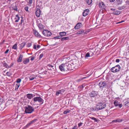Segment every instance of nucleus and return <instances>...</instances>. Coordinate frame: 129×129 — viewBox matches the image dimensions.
I'll use <instances>...</instances> for the list:
<instances>
[{
  "mask_svg": "<svg viewBox=\"0 0 129 129\" xmlns=\"http://www.w3.org/2000/svg\"><path fill=\"white\" fill-rule=\"evenodd\" d=\"M26 113L30 114L35 111L34 109L30 105H27L24 107Z\"/></svg>",
  "mask_w": 129,
  "mask_h": 129,
  "instance_id": "obj_1",
  "label": "nucleus"
},
{
  "mask_svg": "<svg viewBox=\"0 0 129 129\" xmlns=\"http://www.w3.org/2000/svg\"><path fill=\"white\" fill-rule=\"evenodd\" d=\"M69 64L70 65V68L71 70H73L74 68H76V67L78 66V61L76 60H74L73 61H69Z\"/></svg>",
  "mask_w": 129,
  "mask_h": 129,
  "instance_id": "obj_2",
  "label": "nucleus"
},
{
  "mask_svg": "<svg viewBox=\"0 0 129 129\" xmlns=\"http://www.w3.org/2000/svg\"><path fill=\"white\" fill-rule=\"evenodd\" d=\"M121 69V67L119 65H117L113 67L111 69V71L112 72L116 73L119 72Z\"/></svg>",
  "mask_w": 129,
  "mask_h": 129,
  "instance_id": "obj_3",
  "label": "nucleus"
},
{
  "mask_svg": "<svg viewBox=\"0 0 129 129\" xmlns=\"http://www.w3.org/2000/svg\"><path fill=\"white\" fill-rule=\"evenodd\" d=\"M33 100L35 102L38 101L40 103V104L41 105L43 104L44 102L43 99L39 96L35 97Z\"/></svg>",
  "mask_w": 129,
  "mask_h": 129,
  "instance_id": "obj_4",
  "label": "nucleus"
},
{
  "mask_svg": "<svg viewBox=\"0 0 129 129\" xmlns=\"http://www.w3.org/2000/svg\"><path fill=\"white\" fill-rule=\"evenodd\" d=\"M97 108L98 110H101L105 108L106 106V104L105 103H99L96 105Z\"/></svg>",
  "mask_w": 129,
  "mask_h": 129,
  "instance_id": "obj_5",
  "label": "nucleus"
},
{
  "mask_svg": "<svg viewBox=\"0 0 129 129\" xmlns=\"http://www.w3.org/2000/svg\"><path fill=\"white\" fill-rule=\"evenodd\" d=\"M42 33L44 36L48 37L50 36L52 34L51 32L47 30H44Z\"/></svg>",
  "mask_w": 129,
  "mask_h": 129,
  "instance_id": "obj_6",
  "label": "nucleus"
},
{
  "mask_svg": "<svg viewBox=\"0 0 129 129\" xmlns=\"http://www.w3.org/2000/svg\"><path fill=\"white\" fill-rule=\"evenodd\" d=\"M98 93L97 91H92L90 92L89 94V96L91 98H94L96 96H97L98 94Z\"/></svg>",
  "mask_w": 129,
  "mask_h": 129,
  "instance_id": "obj_7",
  "label": "nucleus"
},
{
  "mask_svg": "<svg viewBox=\"0 0 129 129\" xmlns=\"http://www.w3.org/2000/svg\"><path fill=\"white\" fill-rule=\"evenodd\" d=\"M65 71L71 70L69 61L67 63H64Z\"/></svg>",
  "mask_w": 129,
  "mask_h": 129,
  "instance_id": "obj_8",
  "label": "nucleus"
},
{
  "mask_svg": "<svg viewBox=\"0 0 129 129\" xmlns=\"http://www.w3.org/2000/svg\"><path fill=\"white\" fill-rule=\"evenodd\" d=\"M99 84L100 88H102V89L106 87V83L105 81L101 82L99 83Z\"/></svg>",
  "mask_w": 129,
  "mask_h": 129,
  "instance_id": "obj_9",
  "label": "nucleus"
},
{
  "mask_svg": "<svg viewBox=\"0 0 129 129\" xmlns=\"http://www.w3.org/2000/svg\"><path fill=\"white\" fill-rule=\"evenodd\" d=\"M99 6L102 9H105L106 6L104 3L103 2H102L99 3Z\"/></svg>",
  "mask_w": 129,
  "mask_h": 129,
  "instance_id": "obj_10",
  "label": "nucleus"
},
{
  "mask_svg": "<svg viewBox=\"0 0 129 129\" xmlns=\"http://www.w3.org/2000/svg\"><path fill=\"white\" fill-rule=\"evenodd\" d=\"M89 12V10L88 9L85 10L83 13V16L84 17L86 16L88 14Z\"/></svg>",
  "mask_w": 129,
  "mask_h": 129,
  "instance_id": "obj_11",
  "label": "nucleus"
},
{
  "mask_svg": "<svg viewBox=\"0 0 129 129\" xmlns=\"http://www.w3.org/2000/svg\"><path fill=\"white\" fill-rule=\"evenodd\" d=\"M34 33L35 35L37 37L40 38H42V37L39 34V33L35 30H34Z\"/></svg>",
  "mask_w": 129,
  "mask_h": 129,
  "instance_id": "obj_12",
  "label": "nucleus"
},
{
  "mask_svg": "<svg viewBox=\"0 0 129 129\" xmlns=\"http://www.w3.org/2000/svg\"><path fill=\"white\" fill-rule=\"evenodd\" d=\"M37 120V119H35L31 121H30L26 125V127H28L30 126L31 124H32L35 122H36Z\"/></svg>",
  "mask_w": 129,
  "mask_h": 129,
  "instance_id": "obj_13",
  "label": "nucleus"
},
{
  "mask_svg": "<svg viewBox=\"0 0 129 129\" xmlns=\"http://www.w3.org/2000/svg\"><path fill=\"white\" fill-rule=\"evenodd\" d=\"M41 14V11L40 9L37 8L36 12V14L37 17H40Z\"/></svg>",
  "mask_w": 129,
  "mask_h": 129,
  "instance_id": "obj_14",
  "label": "nucleus"
},
{
  "mask_svg": "<svg viewBox=\"0 0 129 129\" xmlns=\"http://www.w3.org/2000/svg\"><path fill=\"white\" fill-rule=\"evenodd\" d=\"M59 68L61 71L62 72L64 71V64L62 63L59 66Z\"/></svg>",
  "mask_w": 129,
  "mask_h": 129,
  "instance_id": "obj_15",
  "label": "nucleus"
},
{
  "mask_svg": "<svg viewBox=\"0 0 129 129\" xmlns=\"http://www.w3.org/2000/svg\"><path fill=\"white\" fill-rule=\"evenodd\" d=\"M47 68L49 70H54V68L55 67H54L53 66L50 64H48V65Z\"/></svg>",
  "mask_w": 129,
  "mask_h": 129,
  "instance_id": "obj_16",
  "label": "nucleus"
},
{
  "mask_svg": "<svg viewBox=\"0 0 129 129\" xmlns=\"http://www.w3.org/2000/svg\"><path fill=\"white\" fill-rule=\"evenodd\" d=\"M23 55L22 54H20L19 56L18 57L17 61L18 62H21L22 59Z\"/></svg>",
  "mask_w": 129,
  "mask_h": 129,
  "instance_id": "obj_17",
  "label": "nucleus"
},
{
  "mask_svg": "<svg viewBox=\"0 0 129 129\" xmlns=\"http://www.w3.org/2000/svg\"><path fill=\"white\" fill-rule=\"evenodd\" d=\"M65 91L64 89H62L59 90L56 92V95L58 96L60 94H61L62 92H64Z\"/></svg>",
  "mask_w": 129,
  "mask_h": 129,
  "instance_id": "obj_18",
  "label": "nucleus"
},
{
  "mask_svg": "<svg viewBox=\"0 0 129 129\" xmlns=\"http://www.w3.org/2000/svg\"><path fill=\"white\" fill-rule=\"evenodd\" d=\"M35 95H34L33 96V95L32 94L28 93L27 94L26 97L27 98L29 99H31L33 98Z\"/></svg>",
  "mask_w": 129,
  "mask_h": 129,
  "instance_id": "obj_19",
  "label": "nucleus"
},
{
  "mask_svg": "<svg viewBox=\"0 0 129 129\" xmlns=\"http://www.w3.org/2000/svg\"><path fill=\"white\" fill-rule=\"evenodd\" d=\"M81 25L82 24L81 23H78L75 26V28L76 29H79Z\"/></svg>",
  "mask_w": 129,
  "mask_h": 129,
  "instance_id": "obj_20",
  "label": "nucleus"
},
{
  "mask_svg": "<svg viewBox=\"0 0 129 129\" xmlns=\"http://www.w3.org/2000/svg\"><path fill=\"white\" fill-rule=\"evenodd\" d=\"M120 13V11L116 10L114 11L112 13L113 14L116 15H119Z\"/></svg>",
  "mask_w": 129,
  "mask_h": 129,
  "instance_id": "obj_21",
  "label": "nucleus"
},
{
  "mask_svg": "<svg viewBox=\"0 0 129 129\" xmlns=\"http://www.w3.org/2000/svg\"><path fill=\"white\" fill-rule=\"evenodd\" d=\"M38 26L40 30H42L45 27L41 23H39V24Z\"/></svg>",
  "mask_w": 129,
  "mask_h": 129,
  "instance_id": "obj_22",
  "label": "nucleus"
},
{
  "mask_svg": "<svg viewBox=\"0 0 129 129\" xmlns=\"http://www.w3.org/2000/svg\"><path fill=\"white\" fill-rule=\"evenodd\" d=\"M122 2V0H116L115 3L116 5H119L121 4Z\"/></svg>",
  "mask_w": 129,
  "mask_h": 129,
  "instance_id": "obj_23",
  "label": "nucleus"
},
{
  "mask_svg": "<svg viewBox=\"0 0 129 129\" xmlns=\"http://www.w3.org/2000/svg\"><path fill=\"white\" fill-rule=\"evenodd\" d=\"M84 32V30L83 29H81L78 30L77 31L76 34L78 35L81 34L83 33Z\"/></svg>",
  "mask_w": 129,
  "mask_h": 129,
  "instance_id": "obj_24",
  "label": "nucleus"
},
{
  "mask_svg": "<svg viewBox=\"0 0 129 129\" xmlns=\"http://www.w3.org/2000/svg\"><path fill=\"white\" fill-rule=\"evenodd\" d=\"M29 59L28 58H26L23 61V63L24 64H26L29 62Z\"/></svg>",
  "mask_w": 129,
  "mask_h": 129,
  "instance_id": "obj_25",
  "label": "nucleus"
},
{
  "mask_svg": "<svg viewBox=\"0 0 129 129\" xmlns=\"http://www.w3.org/2000/svg\"><path fill=\"white\" fill-rule=\"evenodd\" d=\"M66 32H62L59 33V35L60 36V37H62L63 36H64L66 35Z\"/></svg>",
  "mask_w": 129,
  "mask_h": 129,
  "instance_id": "obj_26",
  "label": "nucleus"
},
{
  "mask_svg": "<svg viewBox=\"0 0 129 129\" xmlns=\"http://www.w3.org/2000/svg\"><path fill=\"white\" fill-rule=\"evenodd\" d=\"M14 19L15 20V22H18L20 19V17L18 15H17Z\"/></svg>",
  "mask_w": 129,
  "mask_h": 129,
  "instance_id": "obj_27",
  "label": "nucleus"
},
{
  "mask_svg": "<svg viewBox=\"0 0 129 129\" xmlns=\"http://www.w3.org/2000/svg\"><path fill=\"white\" fill-rule=\"evenodd\" d=\"M69 37H66L61 38V40L62 41H63L64 40L66 41L69 40Z\"/></svg>",
  "mask_w": 129,
  "mask_h": 129,
  "instance_id": "obj_28",
  "label": "nucleus"
},
{
  "mask_svg": "<svg viewBox=\"0 0 129 129\" xmlns=\"http://www.w3.org/2000/svg\"><path fill=\"white\" fill-rule=\"evenodd\" d=\"M91 110L92 111H98V109L97 108V106L96 107H91L90 108Z\"/></svg>",
  "mask_w": 129,
  "mask_h": 129,
  "instance_id": "obj_29",
  "label": "nucleus"
},
{
  "mask_svg": "<svg viewBox=\"0 0 129 129\" xmlns=\"http://www.w3.org/2000/svg\"><path fill=\"white\" fill-rule=\"evenodd\" d=\"M119 102L117 100H116L114 101V104L115 106H117L118 105Z\"/></svg>",
  "mask_w": 129,
  "mask_h": 129,
  "instance_id": "obj_30",
  "label": "nucleus"
},
{
  "mask_svg": "<svg viewBox=\"0 0 129 129\" xmlns=\"http://www.w3.org/2000/svg\"><path fill=\"white\" fill-rule=\"evenodd\" d=\"M25 42H23L21 44L20 46V48L21 49H22L25 46Z\"/></svg>",
  "mask_w": 129,
  "mask_h": 129,
  "instance_id": "obj_31",
  "label": "nucleus"
},
{
  "mask_svg": "<svg viewBox=\"0 0 129 129\" xmlns=\"http://www.w3.org/2000/svg\"><path fill=\"white\" fill-rule=\"evenodd\" d=\"M124 104L127 107H129V101H127L124 102Z\"/></svg>",
  "mask_w": 129,
  "mask_h": 129,
  "instance_id": "obj_32",
  "label": "nucleus"
},
{
  "mask_svg": "<svg viewBox=\"0 0 129 129\" xmlns=\"http://www.w3.org/2000/svg\"><path fill=\"white\" fill-rule=\"evenodd\" d=\"M8 95V94H6L4 95L3 98L4 100H7L8 99V97H7Z\"/></svg>",
  "mask_w": 129,
  "mask_h": 129,
  "instance_id": "obj_33",
  "label": "nucleus"
},
{
  "mask_svg": "<svg viewBox=\"0 0 129 129\" xmlns=\"http://www.w3.org/2000/svg\"><path fill=\"white\" fill-rule=\"evenodd\" d=\"M90 119H92V120H93L94 122H97L98 121V120L96 118L94 117H89Z\"/></svg>",
  "mask_w": 129,
  "mask_h": 129,
  "instance_id": "obj_34",
  "label": "nucleus"
},
{
  "mask_svg": "<svg viewBox=\"0 0 129 129\" xmlns=\"http://www.w3.org/2000/svg\"><path fill=\"white\" fill-rule=\"evenodd\" d=\"M86 2L88 5H90L92 3V0H86Z\"/></svg>",
  "mask_w": 129,
  "mask_h": 129,
  "instance_id": "obj_35",
  "label": "nucleus"
},
{
  "mask_svg": "<svg viewBox=\"0 0 129 129\" xmlns=\"http://www.w3.org/2000/svg\"><path fill=\"white\" fill-rule=\"evenodd\" d=\"M71 111L70 110L67 109L66 110L64 111L63 113L64 114H66L69 113Z\"/></svg>",
  "mask_w": 129,
  "mask_h": 129,
  "instance_id": "obj_36",
  "label": "nucleus"
},
{
  "mask_svg": "<svg viewBox=\"0 0 129 129\" xmlns=\"http://www.w3.org/2000/svg\"><path fill=\"white\" fill-rule=\"evenodd\" d=\"M125 80L127 83H129V76H126Z\"/></svg>",
  "mask_w": 129,
  "mask_h": 129,
  "instance_id": "obj_37",
  "label": "nucleus"
},
{
  "mask_svg": "<svg viewBox=\"0 0 129 129\" xmlns=\"http://www.w3.org/2000/svg\"><path fill=\"white\" fill-rule=\"evenodd\" d=\"M90 56V54L89 53H87L85 55V57L86 58Z\"/></svg>",
  "mask_w": 129,
  "mask_h": 129,
  "instance_id": "obj_38",
  "label": "nucleus"
},
{
  "mask_svg": "<svg viewBox=\"0 0 129 129\" xmlns=\"http://www.w3.org/2000/svg\"><path fill=\"white\" fill-rule=\"evenodd\" d=\"M88 77H88H82V78H80V79H78V80H77V81L78 82H79V81H81L82 80L86 78H87Z\"/></svg>",
  "mask_w": 129,
  "mask_h": 129,
  "instance_id": "obj_39",
  "label": "nucleus"
},
{
  "mask_svg": "<svg viewBox=\"0 0 129 129\" xmlns=\"http://www.w3.org/2000/svg\"><path fill=\"white\" fill-rule=\"evenodd\" d=\"M35 78V77L33 76H30L29 77V79L30 80H33Z\"/></svg>",
  "mask_w": 129,
  "mask_h": 129,
  "instance_id": "obj_40",
  "label": "nucleus"
},
{
  "mask_svg": "<svg viewBox=\"0 0 129 129\" xmlns=\"http://www.w3.org/2000/svg\"><path fill=\"white\" fill-rule=\"evenodd\" d=\"M3 100V98L2 97H0V105L2 104Z\"/></svg>",
  "mask_w": 129,
  "mask_h": 129,
  "instance_id": "obj_41",
  "label": "nucleus"
},
{
  "mask_svg": "<svg viewBox=\"0 0 129 129\" xmlns=\"http://www.w3.org/2000/svg\"><path fill=\"white\" fill-rule=\"evenodd\" d=\"M20 86V84H16V88L15 90L17 89Z\"/></svg>",
  "mask_w": 129,
  "mask_h": 129,
  "instance_id": "obj_42",
  "label": "nucleus"
},
{
  "mask_svg": "<svg viewBox=\"0 0 129 129\" xmlns=\"http://www.w3.org/2000/svg\"><path fill=\"white\" fill-rule=\"evenodd\" d=\"M17 45L16 44H14L12 48L14 49H16L17 48Z\"/></svg>",
  "mask_w": 129,
  "mask_h": 129,
  "instance_id": "obj_43",
  "label": "nucleus"
},
{
  "mask_svg": "<svg viewBox=\"0 0 129 129\" xmlns=\"http://www.w3.org/2000/svg\"><path fill=\"white\" fill-rule=\"evenodd\" d=\"M17 6H15V7H13V10H14L15 11H17L18 10H17Z\"/></svg>",
  "mask_w": 129,
  "mask_h": 129,
  "instance_id": "obj_44",
  "label": "nucleus"
},
{
  "mask_svg": "<svg viewBox=\"0 0 129 129\" xmlns=\"http://www.w3.org/2000/svg\"><path fill=\"white\" fill-rule=\"evenodd\" d=\"M30 57L31 58L30 59V60L31 61L33 60H34V59H35V57L34 56H32L31 57H29V58H30Z\"/></svg>",
  "mask_w": 129,
  "mask_h": 129,
  "instance_id": "obj_45",
  "label": "nucleus"
},
{
  "mask_svg": "<svg viewBox=\"0 0 129 129\" xmlns=\"http://www.w3.org/2000/svg\"><path fill=\"white\" fill-rule=\"evenodd\" d=\"M61 38V37H60V36H58L57 37H54L53 38V39H60Z\"/></svg>",
  "mask_w": 129,
  "mask_h": 129,
  "instance_id": "obj_46",
  "label": "nucleus"
},
{
  "mask_svg": "<svg viewBox=\"0 0 129 129\" xmlns=\"http://www.w3.org/2000/svg\"><path fill=\"white\" fill-rule=\"evenodd\" d=\"M125 8L124 6L122 7H119L118 8V9L119 10H121L124 9Z\"/></svg>",
  "mask_w": 129,
  "mask_h": 129,
  "instance_id": "obj_47",
  "label": "nucleus"
},
{
  "mask_svg": "<svg viewBox=\"0 0 129 129\" xmlns=\"http://www.w3.org/2000/svg\"><path fill=\"white\" fill-rule=\"evenodd\" d=\"M31 45V43H28L27 44V47H30Z\"/></svg>",
  "mask_w": 129,
  "mask_h": 129,
  "instance_id": "obj_48",
  "label": "nucleus"
},
{
  "mask_svg": "<svg viewBox=\"0 0 129 129\" xmlns=\"http://www.w3.org/2000/svg\"><path fill=\"white\" fill-rule=\"evenodd\" d=\"M21 81V79H18L16 80V82L17 83H20Z\"/></svg>",
  "mask_w": 129,
  "mask_h": 129,
  "instance_id": "obj_49",
  "label": "nucleus"
},
{
  "mask_svg": "<svg viewBox=\"0 0 129 129\" xmlns=\"http://www.w3.org/2000/svg\"><path fill=\"white\" fill-rule=\"evenodd\" d=\"M28 8L27 6H26L25 7L24 9L25 11L27 12L28 11Z\"/></svg>",
  "mask_w": 129,
  "mask_h": 129,
  "instance_id": "obj_50",
  "label": "nucleus"
},
{
  "mask_svg": "<svg viewBox=\"0 0 129 129\" xmlns=\"http://www.w3.org/2000/svg\"><path fill=\"white\" fill-rule=\"evenodd\" d=\"M117 122H120L122 121V120L120 119H116Z\"/></svg>",
  "mask_w": 129,
  "mask_h": 129,
  "instance_id": "obj_51",
  "label": "nucleus"
},
{
  "mask_svg": "<svg viewBox=\"0 0 129 129\" xmlns=\"http://www.w3.org/2000/svg\"><path fill=\"white\" fill-rule=\"evenodd\" d=\"M43 56V54L42 53L40 55L39 58L41 59Z\"/></svg>",
  "mask_w": 129,
  "mask_h": 129,
  "instance_id": "obj_52",
  "label": "nucleus"
},
{
  "mask_svg": "<svg viewBox=\"0 0 129 129\" xmlns=\"http://www.w3.org/2000/svg\"><path fill=\"white\" fill-rule=\"evenodd\" d=\"M119 108H121L122 106V104H119L118 105V106Z\"/></svg>",
  "mask_w": 129,
  "mask_h": 129,
  "instance_id": "obj_53",
  "label": "nucleus"
},
{
  "mask_svg": "<svg viewBox=\"0 0 129 129\" xmlns=\"http://www.w3.org/2000/svg\"><path fill=\"white\" fill-rule=\"evenodd\" d=\"M77 126L75 125L72 129H77Z\"/></svg>",
  "mask_w": 129,
  "mask_h": 129,
  "instance_id": "obj_54",
  "label": "nucleus"
},
{
  "mask_svg": "<svg viewBox=\"0 0 129 129\" xmlns=\"http://www.w3.org/2000/svg\"><path fill=\"white\" fill-rule=\"evenodd\" d=\"M4 66L6 67L7 68L8 65L7 64H6V63H4L3 64Z\"/></svg>",
  "mask_w": 129,
  "mask_h": 129,
  "instance_id": "obj_55",
  "label": "nucleus"
},
{
  "mask_svg": "<svg viewBox=\"0 0 129 129\" xmlns=\"http://www.w3.org/2000/svg\"><path fill=\"white\" fill-rule=\"evenodd\" d=\"M32 0H29L28 3L30 4H31L32 3Z\"/></svg>",
  "mask_w": 129,
  "mask_h": 129,
  "instance_id": "obj_56",
  "label": "nucleus"
},
{
  "mask_svg": "<svg viewBox=\"0 0 129 129\" xmlns=\"http://www.w3.org/2000/svg\"><path fill=\"white\" fill-rule=\"evenodd\" d=\"M82 123H78V125L79 127L82 124Z\"/></svg>",
  "mask_w": 129,
  "mask_h": 129,
  "instance_id": "obj_57",
  "label": "nucleus"
},
{
  "mask_svg": "<svg viewBox=\"0 0 129 129\" xmlns=\"http://www.w3.org/2000/svg\"><path fill=\"white\" fill-rule=\"evenodd\" d=\"M120 61L119 59H116V61L117 62H119Z\"/></svg>",
  "mask_w": 129,
  "mask_h": 129,
  "instance_id": "obj_58",
  "label": "nucleus"
},
{
  "mask_svg": "<svg viewBox=\"0 0 129 129\" xmlns=\"http://www.w3.org/2000/svg\"><path fill=\"white\" fill-rule=\"evenodd\" d=\"M34 48L35 49H36L37 48V46L36 45H34Z\"/></svg>",
  "mask_w": 129,
  "mask_h": 129,
  "instance_id": "obj_59",
  "label": "nucleus"
},
{
  "mask_svg": "<svg viewBox=\"0 0 129 129\" xmlns=\"http://www.w3.org/2000/svg\"><path fill=\"white\" fill-rule=\"evenodd\" d=\"M126 4L129 5V1H127L126 2Z\"/></svg>",
  "mask_w": 129,
  "mask_h": 129,
  "instance_id": "obj_60",
  "label": "nucleus"
},
{
  "mask_svg": "<svg viewBox=\"0 0 129 129\" xmlns=\"http://www.w3.org/2000/svg\"><path fill=\"white\" fill-rule=\"evenodd\" d=\"M110 10H112V11H115V10H116V9H114V8H111L110 9Z\"/></svg>",
  "mask_w": 129,
  "mask_h": 129,
  "instance_id": "obj_61",
  "label": "nucleus"
},
{
  "mask_svg": "<svg viewBox=\"0 0 129 129\" xmlns=\"http://www.w3.org/2000/svg\"><path fill=\"white\" fill-rule=\"evenodd\" d=\"M8 12V11L7 10H6L5 11V13L6 15H7Z\"/></svg>",
  "mask_w": 129,
  "mask_h": 129,
  "instance_id": "obj_62",
  "label": "nucleus"
},
{
  "mask_svg": "<svg viewBox=\"0 0 129 129\" xmlns=\"http://www.w3.org/2000/svg\"><path fill=\"white\" fill-rule=\"evenodd\" d=\"M115 0H109L110 2L111 3L114 2L115 1Z\"/></svg>",
  "mask_w": 129,
  "mask_h": 129,
  "instance_id": "obj_63",
  "label": "nucleus"
},
{
  "mask_svg": "<svg viewBox=\"0 0 129 129\" xmlns=\"http://www.w3.org/2000/svg\"><path fill=\"white\" fill-rule=\"evenodd\" d=\"M112 122H117V120L116 119V120H113L112 121Z\"/></svg>",
  "mask_w": 129,
  "mask_h": 129,
  "instance_id": "obj_64",
  "label": "nucleus"
}]
</instances>
